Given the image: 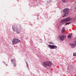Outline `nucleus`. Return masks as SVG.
<instances>
[{"label": "nucleus", "instance_id": "2", "mask_svg": "<svg viewBox=\"0 0 76 76\" xmlns=\"http://www.w3.org/2000/svg\"><path fill=\"white\" fill-rule=\"evenodd\" d=\"M52 63L50 61H45L43 63L42 65L44 67H47V66H50Z\"/></svg>", "mask_w": 76, "mask_h": 76}, {"label": "nucleus", "instance_id": "15", "mask_svg": "<svg viewBox=\"0 0 76 76\" xmlns=\"http://www.w3.org/2000/svg\"><path fill=\"white\" fill-rule=\"evenodd\" d=\"M62 2H65L66 1V0H62Z\"/></svg>", "mask_w": 76, "mask_h": 76}, {"label": "nucleus", "instance_id": "16", "mask_svg": "<svg viewBox=\"0 0 76 76\" xmlns=\"http://www.w3.org/2000/svg\"><path fill=\"white\" fill-rule=\"evenodd\" d=\"M75 16H76V15H75Z\"/></svg>", "mask_w": 76, "mask_h": 76}, {"label": "nucleus", "instance_id": "14", "mask_svg": "<svg viewBox=\"0 0 76 76\" xmlns=\"http://www.w3.org/2000/svg\"><path fill=\"white\" fill-rule=\"evenodd\" d=\"M74 56H76V53H73Z\"/></svg>", "mask_w": 76, "mask_h": 76}, {"label": "nucleus", "instance_id": "3", "mask_svg": "<svg viewBox=\"0 0 76 76\" xmlns=\"http://www.w3.org/2000/svg\"><path fill=\"white\" fill-rule=\"evenodd\" d=\"M20 40L18 39L15 38L12 41L13 45H15V44H17L19 42H20Z\"/></svg>", "mask_w": 76, "mask_h": 76}, {"label": "nucleus", "instance_id": "5", "mask_svg": "<svg viewBox=\"0 0 76 76\" xmlns=\"http://www.w3.org/2000/svg\"><path fill=\"white\" fill-rule=\"evenodd\" d=\"M12 28L14 31L15 32H16L17 34H19V32H20V30H19V29H17V28L16 27L13 28V27H12Z\"/></svg>", "mask_w": 76, "mask_h": 76}, {"label": "nucleus", "instance_id": "4", "mask_svg": "<svg viewBox=\"0 0 76 76\" xmlns=\"http://www.w3.org/2000/svg\"><path fill=\"white\" fill-rule=\"evenodd\" d=\"M49 48L50 49H56L57 48V46L54 45H48Z\"/></svg>", "mask_w": 76, "mask_h": 76}, {"label": "nucleus", "instance_id": "9", "mask_svg": "<svg viewBox=\"0 0 76 76\" xmlns=\"http://www.w3.org/2000/svg\"><path fill=\"white\" fill-rule=\"evenodd\" d=\"M70 45H71L72 48H74L75 47L76 45V44H70Z\"/></svg>", "mask_w": 76, "mask_h": 76}, {"label": "nucleus", "instance_id": "6", "mask_svg": "<svg viewBox=\"0 0 76 76\" xmlns=\"http://www.w3.org/2000/svg\"><path fill=\"white\" fill-rule=\"evenodd\" d=\"M65 20L66 22H69V21H70V20H72V19L70 17H67L66 18H65Z\"/></svg>", "mask_w": 76, "mask_h": 76}, {"label": "nucleus", "instance_id": "7", "mask_svg": "<svg viewBox=\"0 0 76 76\" xmlns=\"http://www.w3.org/2000/svg\"><path fill=\"white\" fill-rule=\"evenodd\" d=\"M60 37L59 39L61 40V41H63L64 40V39H65L66 38V36H59Z\"/></svg>", "mask_w": 76, "mask_h": 76}, {"label": "nucleus", "instance_id": "8", "mask_svg": "<svg viewBox=\"0 0 76 76\" xmlns=\"http://www.w3.org/2000/svg\"><path fill=\"white\" fill-rule=\"evenodd\" d=\"M11 62L12 63L14 62L13 63V66L14 67H15L16 66V63H15V59H13L11 60Z\"/></svg>", "mask_w": 76, "mask_h": 76}, {"label": "nucleus", "instance_id": "12", "mask_svg": "<svg viewBox=\"0 0 76 76\" xmlns=\"http://www.w3.org/2000/svg\"><path fill=\"white\" fill-rule=\"evenodd\" d=\"M72 37V35L71 34H69L68 36V38H71V37Z\"/></svg>", "mask_w": 76, "mask_h": 76}, {"label": "nucleus", "instance_id": "13", "mask_svg": "<svg viewBox=\"0 0 76 76\" xmlns=\"http://www.w3.org/2000/svg\"><path fill=\"white\" fill-rule=\"evenodd\" d=\"M70 23H71L70 22H69V23H65V25H69Z\"/></svg>", "mask_w": 76, "mask_h": 76}, {"label": "nucleus", "instance_id": "1", "mask_svg": "<svg viewBox=\"0 0 76 76\" xmlns=\"http://www.w3.org/2000/svg\"><path fill=\"white\" fill-rule=\"evenodd\" d=\"M64 13V15L63 16V17H66L67 16L69 13V9L67 8L64 9L63 11Z\"/></svg>", "mask_w": 76, "mask_h": 76}, {"label": "nucleus", "instance_id": "11", "mask_svg": "<svg viewBox=\"0 0 76 76\" xmlns=\"http://www.w3.org/2000/svg\"><path fill=\"white\" fill-rule=\"evenodd\" d=\"M64 31H65V28H64V27H63L61 30V32L62 33H64Z\"/></svg>", "mask_w": 76, "mask_h": 76}, {"label": "nucleus", "instance_id": "10", "mask_svg": "<svg viewBox=\"0 0 76 76\" xmlns=\"http://www.w3.org/2000/svg\"><path fill=\"white\" fill-rule=\"evenodd\" d=\"M64 22H66L65 18L62 19L60 20V23H63Z\"/></svg>", "mask_w": 76, "mask_h": 76}]
</instances>
